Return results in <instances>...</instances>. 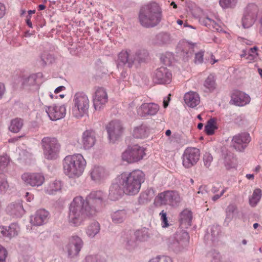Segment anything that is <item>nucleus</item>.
I'll list each match as a JSON object with an SVG mask.
<instances>
[{
	"label": "nucleus",
	"instance_id": "obj_1",
	"mask_svg": "<svg viewBox=\"0 0 262 262\" xmlns=\"http://www.w3.org/2000/svg\"><path fill=\"white\" fill-rule=\"evenodd\" d=\"M123 188L124 193L127 195L137 194L141 189V184L145 181V174L140 170H134L130 172H124L116 179Z\"/></svg>",
	"mask_w": 262,
	"mask_h": 262
},
{
	"label": "nucleus",
	"instance_id": "obj_2",
	"mask_svg": "<svg viewBox=\"0 0 262 262\" xmlns=\"http://www.w3.org/2000/svg\"><path fill=\"white\" fill-rule=\"evenodd\" d=\"M84 199L81 196L74 198L69 207L68 221L74 227L81 225L89 217L95 215L94 209H89L84 204Z\"/></svg>",
	"mask_w": 262,
	"mask_h": 262
},
{
	"label": "nucleus",
	"instance_id": "obj_3",
	"mask_svg": "<svg viewBox=\"0 0 262 262\" xmlns=\"http://www.w3.org/2000/svg\"><path fill=\"white\" fill-rule=\"evenodd\" d=\"M162 13L161 7L157 3L152 2L145 5L141 7L139 12V22L145 28H154L161 22Z\"/></svg>",
	"mask_w": 262,
	"mask_h": 262
},
{
	"label": "nucleus",
	"instance_id": "obj_4",
	"mask_svg": "<svg viewBox=\"0 0 262 262\" xmlns=\"http://www.w3.org/2000/svg\"><path fill=\"white\" fill-rule=\"evenodd\" d=\"M63 170L69 178L76 179L82 175L86 162L80 154L68 155L63 160Z\"/></svg>",
	"mask_w": 262,
	"mask_h": 262
},
{
	"label": "nucleus",
	"instance_id": "obj_5",
	"mask_svg": "<svg viewBox=\"0 0 262 262\" xmlns=\"http://www.w3.org/2000/svg\"><path fill=\"white\" fill-rule=\"evenodd\" d=\"M40 144L45 159L48 160H54L58 158L61 145L57 138L45 137L42 139Z\"/></svg>",
	"mask_w": 262,
	"mask_h": 262
},
{
	"label": "nucleus",
	"instance_id": "obj_6",
	"mask_svg": "<svg viewBox=\"0 0 262 262\" xmlns=\"http://www.w3.org/2000/svg\"><path fill=\"white\" fill-rule=\"evenodd\" d=\"M90 106V100L83 92H77L73 97L72 113L76 118H80L87 114Z\"/></svg>",
	"mask_w": 262,
	"mask_h": 262
},
{
	"label": "nucleus",
	"instance_id": "obj_7",
	"mask_svg": "<svg viewBox=\"0 0 262 262\" xmlns=\"http://www.w3.org/2000/svg\"><path fill=\"white\" fill-rule=\"evenodd\" d=\"M105 198V195L102 191H92L84 199V204L89 209H94L96 215L103 206Z\"/></svg>",
	"mask_w": 262,
	"mask_h": 262
},
{
	"label": "nucleus",
	"instance_id": "obj_8",
	"mask_svg": "<svg viewBox=\"0 0 262 262\" xmlns=\"http://www.w3.org/2000/svg\"><path fill=\"white\" fill-rule=\"evenodd\" d=\"M145 155V149L143 147L134 145L128 146L122 153V159L128 163H133L142 160Z\"/></svg>",
	"mask_w": 262,
	"mask_h": 262
},
{
	"label": "nucleus",
	"instance_id": "obj_9",
	"mask_svg": "<svg viewBox=\"0 0 262 262\" xmlns=\"http://www.w3.org/2000/svg\"><path fill=\"white\" fill-rule=\"evenodd\" d=\"M259 11L257 5L254 4H249L244 10L242 19V26L244 28H249L256 21Z\"/></svg>",
	"mask_w": 262,
	"mask_h": 262
},
{
	"label": "nucleus",
	"instance_id": "obj_10",
	"mask_svg": "<svg viewBox=\"0 0 262 262\" xmlns=\"http://www.w3.org/2000/svg\"><path fill=\"white\" fill-rule=\"evenodd\" d=\"M200 157V149L196 147L186 148L183 154V165L186 168L194 166L199 161Z\"/></svg>",
	"mask_w": 262,
	"mask_h": 262
},
{
	"label": "nucleus",
	"instance_id": "obj_11",
	"mask_svg": "<svg viewBox=\"0 0 262 262\" xmlns=\"http://www.w3.org/2000/svg\"><path fill=\"white\" fill-rule=\"evenodd\" d=\"M83 245V241L80 237L77 235L71 236L69 243L65 247L68 257L72 258L78 256Z\"/></svg>",
	"mask_w": 262,
	"mask_h": 262
},
{
	"label": "nucleus",
	"instance_id": "obj_12",
	"mask_svg": "<svg viewBox=\"0 0 262 262\" xmlns=\"http://www.w3.org/2000/svg\"><path fill=\"white\" fill-rule=\"evenodd\" d=\"M160 204L176 206L181 201V198L178 193L174 191H166L160 193L157 196Z\"/></svg>",
	"mask_w": 262,
	"mask_h": 262
},
{
	"label": "nucleus",
	"instance_id": "obj_13",
	"mask_svg": "<svg viewBox=\"0 0 262 262\" xmlns=\"http://www.w3.org/2000/svg\"><path fill=\"white\" fill-rule=\"evenodd\" d=\"M135 63V58L134 52L130 50H122L118 54L117 60V67H122L125 66L130 68Z\"/></svg>",
	"mask_w": 262,
	"mask_h": 262
},
{
	"label": "nucleus",
	"instance_id": "obj_14",
	"mask_svg": "<svg viewBox=\"0 0 262 262\" xmlns=\"http://www.w3.org/2000/svg\"><path fill=\"white\" fill-rule=\"evenodd\" d=\"M21 179L26 185L33 187L41 186L45 181L43 176L37 172H25L22 174Z\"/></svg>",
	"mask_w": 262,
	"mask_h": 262
},
{
	"label": "nucleus",
	"instance_id": "obj_15",
	"mask_svg": "<svg viewBox=\"0 0 262 262\" xmlns=\"http://www.w3.org/2000/svg\"><path fill=\"white\" fill-rule=\"evenodd\" d=\"M171 78V73L168 69L163 67L157 69L153 74V81L158 84L169 83Z\"/></svg>",
	"mask_w": 262,
	"mask_h": 262
},
{
	"label": "nucleus",
	"instance_id": "obj_16",
	"mask_svg": "<svg viewBox=\"0 0 262 262\" xmlns=\"http://www.w3.org/2000/svg\"><path fill=\"white\" fill-rule=\"evenodd\" d=\"M251 140L248 133H243L233 137L232 143L233 148L237 151H243L247 146Z\"/></svg>",
	"mask_w": 262,
	"mask_h": 262
},
{
	"label": "nucleus",
	"instance_id": "obj_17",
	"mask_svg": "<svg viewBox=\"0 0 262 262\" xmlns=\"http://www.w3.org/2000/svg\"><path fill=\"white\" fill-rule=\"evenodd\" d=\"M189 236L187 232L183 231L179 236L169 244V247L176 252H179L186 247L189 243Z\"/></svg>",
	"mask_w": 262,
	"mask_h": 262
},
{
	"label": "nucleus",
	"instance_id": "obj_18",
	"mask_svg": "<svg viewBox=\"0 0 262 262\" xmlns=\"http://www.w3.org/2000/svg\"><path fill=\"white\" fill-rule=\"evenodd\" d=\"M159 108V106L155 103H144L137 108V112L141 117H146L156 115Z\"/></svg>",
	"mask_w": 262,
	"mask_h": 262
},
{
	"label": "nucleus",
	"instance_id": "obj_19",
	"mask_svg": "<svg viewBox=\"0 0 262 262\" xmlns=\"http://www.w3.org/2000/svg\"><path fill=\"white\" fill-rule=\"evenodd\" d=\"M108 100L107 93L103 88H98L95 93L93 103L95 109L100 111L102 108Z\"/></svg>",
	"mask_w": 262,
	"mask_h": 262
},
{
	"label": "nucleus",
	"instance_id": "obj_20",
	"mask_svg": "<svg viewBox=\"0 0 262 262\" xmlns=\"http://www.w3.org/2000/svg\"><path fill=\"white\" fill-rule=\"evenodd\" d=\"M46 112L52 121H56L64 117L66 108L64 105L60 106H46Z\"/></svg>",
	"mask_w": 262,
	"mask_h": 262
},
{
	"label": "nucleus",
	"instance_id": "obj_21",
	"mask_svg": "<svg viewBox=\"0 0 262 262\" xmlns=\"http://www.w3.org/2000/svg\"><path fill=\"white\" fill-rule=\"evenodd\" d=\"M106 129L110 139L113 141L118 138L122 133L121 124L117 120L110 122L106 127Z\"/></svg>",
	"mask_w": 262,
	"mask_h": 262
},
{
	"label": "nucleus",
	"instance_id": "obj_22",
	"mask_svg": "<svg viewBox=\"0 0 262 262\" xmlns=\"http://www.w3.org/2000/svg\"><path fill=\"white\" fill-rule=\"evenodd\" d=\"M21 200H17L9 204L6 208V212L13 217H20L25 212Z\"/></svg>",
	"mask_w": 262,
	"mask_h": 262
},
{
	"label": "nucleus",
	"instance_id": "obj_23",
	"mask_svg": "<svg viewBox=\"0 0 262 262\" xmlns=\"http://www.w3.org/2000/svg\"><path fill=\"white\" fill-rule=\"evenodd\" d=\"M91 179L96 182H99L105 179L108 175L106 169L99 165L94 166L90 170Z\"/></svg>",
	"mask_w": 262,
	"mask_h": 262
},
{
	"label": "nucleus",
	"instance_id": "obj_24",
	"mask_svg": "<svg viewBox=\"0 0 262 262\" xmlns=\"http://www.w3.org/2000/svg\"><path fill=\"white\" fill-rule=\"evenodd\" d=\"M49 213L45 209L38 210L31 216V223L34 226H41L47 222Z\"/></svg>",
	"mask_w": 262,
	"mask_h": 262
},
{
	"label": "nucleus",
	"instance_id": "obj_25",
	"mask_svg": "<svg viewBox=\"0 0 262 262\" xmlns=\"http://www.w3.org/2000/svg\"><path fill=\"white\" fill-rule=\"evenodd\" d=\"M121 242L125 248L129 251L135 249L137 246V239L135 235L129 232H125L123 234Z\"/></svg>",
	"mask_w": 262,
	"mask_h": 262
},
{
	"label": "nucleus",
	"instance_id": "obj_26",
	"mask_svg": "<svg viewBox=\"0 0 262 262\" xmlns=\"http://www.w3.org/2000/svg\"><path fill=\"white\" fill-rule=\"evenodd\" d=\"M96 141L95 132L92 130H86L83 133L81 142L85 149H90L92 147Z\"/></svg>",
	"mask_w": 262,
	"mask_h": 262
},
{
	"label": "nucleus",
	"instance_id": "obj_27",
	"mask_svg": "<svg viewBox=\"0 0 262 262\" xmlns=\"http://www.w3.org/2000/svg\"><path fill=\"white\" fill-rule=\"evenodd\" d=\"M233 103L238 106H244L250 102V97L244 92L235 91L231 96Z\"/></svg>",
	"mask_w": 262,
	"mask_h": 262
},
{
	"label": "nucleus",
	"instance_id": "obj_28",
	"mask_svg": "<svg viewBox=\"0 0 262 262\" xmlns=\"http://www.w3.org/2000/svg\"><path fill=\"white\" fill-rule=\"evenodd\" d=\"M124 193L123 188L118 182L113 183L110 188L108 198L112 201H117L121 198Z\"/></svg>",
	"mask_w": 262,
	"mask_h": 262
},
{
	"label": "nucleus",
	"instance_id": "obj_29",
	"mask_svg": "<svg viewBox=\"0 0 262 262\" xmlns=\"http://www.w3.org/2000/svg\"><path fill=\"white\" fill-rule=\"evenodd\" d=\"M155 195V191L152 188H147L144 191L141 192L138 198V204L144 205L150 202Z\"/></svg>",
	"mask_w": 262,
	"mask_h": 262
},
{
	"label": "nucleus",
	"instance_id": "obj_30",
	"mask_svg": "<svg viewBox=\"0 0 262 262\" xmlns=\"http://www.w3.org/2000/svg\"><path fill=\"white\" fill-rule=\"evenodd\" d=\"M184 101L188 106L192 108L195 107L200 102L199 94L196 92L191 91L187 92L185 94Z\"/></svg>",
	"mask_w": 262,
	"mask_h": 262
},
{
	"label": "nucleus",
	"instance_id": "obj_31",
	"mask_svg": "<svg viewBox=\"0 0 262 262\" xmlns=\"http://www.w3.org/2000/svg\"><path fill=\"white\" fill-rule=\"evenodd\" d=\"M37 76L32 74L25 79L23 83L24 88L30 91H35L39 89V85L36 82Z\"/></svg>",
	"mask_w": 262,
	"mask_h": 262
},
{
	"label": "nucleus",
	"instance_id": "obj_32",
	"mask_svg": "<svg viewBox=\"0 0 262 262\" xmlns=\"http://www.w3.org/2000/svg\"><path fill=\"white\" fill-rule=\"evenodd\" d=\"M192 219V215L191 211L185 209L180 214L179 221L181 225L185 227L190 226Z\"/></svg>",
	"mask_w": 262,
	"mask_h": 262
},
{
	"label": "nucleus",
	"instance_id": "obj_33",
	"mask_svg": "<svg viewBox=\"0 0 262 262\" xmlns=\"http://www.w3.org/2000/svg\"><path fill=\"white\" fill-rule=\"evenodd\" d=\"M149 134V128L145 125L136 127L133 131V136L136 138L142 139L148 137Z\"/></svg>",
	"mask_w": 262,
	"mask_h": 262
},
{
	"label": "nucleus",
	"instance_id": "obj_34",
	"mask_svg": "<svg viewBox=\"0 0 262 262\" xmlns=\"http://www.w3.org/2000/svg\"><path fill=\"white\" fill-rule=\"evenodd\" d=\"M100 229V227L99 223L94 221L88 226L86 233L89 237L93 238L99 232Z\"/></svg>",
	"mask_w": 262,
	"mask_h": 262
},
{
	"label": "nucleus",
	"instance_id": "obj_35",
	"mask_svg": "<svg viewBox=\"0 0 262 262\" xmlns=\"http://www.w3.org/2000/svg\"><path fill=\"white\" fill-rule=\"evenodd\" d=\"M23 125V120L20 118H16L11 120L9 129L11 132L17 133L20 130Z\"/></svg>",
	"mask_w": 262,
	"mask_h": 262
},
{
	"label": "nucleus",
	"instance_id": "obj_36",
	"mask_svg": "<svg viewBox=\"0 0 262 262\" xmlns=\"http://www.w3.org/2000/svg\"><path fill=\"white\" fill-rule=\"evenodd\" d=\"M224 165L227 169L235 168L236 166V159L232 153L227 154L224 158Z\"/></svg>",
	"mask_w": 262,
	"mask_h": 262
},
{
	"label": "nucleus",
	"instance_id": "obj_37",
	"mask_svg": "<svg viewBox=\"0 0 262 262\" xmlns=\"http://www.w3.org/2000/svg\"><path fill=\"white\" fill-rule=\"evenodd\" d=\"M126 217V211L124 209L118 210L112 214V221L115 224L122 223Z\"/></svg>",
	"mask_w": 262,
	"mask_h": 262
},
{
	"label": "nucleus",
	"instance_id": "obj_38",
	"mask_svg": "<svg viewBox=\"0 0 262 262\" xmlns=\"http://www.w3.org/2000/svg\"><path fill=\"white\" fill-rule=\"evenodd\" d=\"M170 41L171 38L169 33L161 32L156 35L155 43L162 45L169 43Z\"/></svg>",
	"mask_w": 262,
	"mask_h": 262
},
{
	"label": "nucleus",
	"instance_id": "obj_39",
	"mask_svg": "<svg viewBox=\"0 0 262 262\" xmlns=\"http://www.w3.org/2000/svg\"><path fill=\"white\" fill-rule=\"evenodd\" d=\"M238 212L237 207L235 204H230L226 209V216L225 222H229L233 217V214Z\"/></svg>",
	"mask_w": 262,
	"mask_h": 262
},
{
	"label": "nucleus",
	"instance_id": "obj_40",
	"mask_svg": "<svg viewBox=\"0 0 262 262\" xmlns=\"http://www.w3.org/2000/svg\"><path fill=\"white\" fill-rule=\"evenodd\" d=\"M217 128L216 120L214 118H211L205 126V132L207 135H212L214 134V130Z\"/></svg>",
	"mask_w": 262,
	"mask_h": 262
},
{
	"label": "nucleus",
	"instance_id": "obj_41",
	"mask_svg": "<svg viewBox=\"0 0 262 262\" xmlns=\"http://www.w3.org/2000/svg\"><path fill=\"white\" fill-rule=\"evenodd\" d=\"M261 197V190L260 189H256L254 190L252 196L249 198V204L252 207L255 206L259 202Z\"/></svg>",
	"mask_w": 262,
	"mask_h": 262
},
{
	"label": "nucleus",
	"instance_id": "obj_42",
	"mask_svg": "<svg viewBox=\"0 0 262 262\" xmlns=\"http://www.w3.org/2000/svg\"><path fill=\"white\" fill-rule=\"evenodd\" d=\"M148 53L145 50H139L134 52V56L135 58V62L141 63L144 62L148 56Z\"/></svg>",
	"mask_w": 262,
	"mask_h": 262
},
{
	"label": "nucleus",
	"instance_id": "obj_43",
	"mask_svg": "<svg viewBox=\"0 0 262 262\" xmlns=\"http://www.w3.org/2000/svg\"><path fill=\"white\" fill-rule=\"evenodd\" d=\"M204 86L208 89L209 92H211L215 89L216 83L213 75L210 74L207 77L204 81Z\"/></svg>",
	"mask_w": 262,
	"mask_h": 262
},
{
	"label": "nucleus",
	"instance_id": "obj_44",
	"mask_svg": "<svg viewBox=\"0 0 262 262\" xmlns=\"http://www.w3.org/2000/svg\"><path fill=\"white\" fill-rule=\"evenodd\" d=\"M202 22L205 26L210 29L213 30V31L215 30L219 31L220 30V27L217 23L214 20L208 17L204 18L202 20Z\"/></svg>",
	"mask_w": 262,
	"mask_h": 262
},
{
	"label": "nucleus",
	"instance_id": "obj_45",
	"mask_svg": "<svg viewBox=\"0 0 262 262\" xmlns=\"http://www.w3.org/2000/svg\"><path fill=\"white\" fill-rule=\"evenodd\" d=\"M134 235L137 240L140 241H146L149 237L148 231L146 228H143L140 230H137Z\"/></svg>",
	"mask_w": 262,
	"mask_h": 262
},
{
	"label": "nucleus",
	"instance_id": "obj_46",
	"mask_svg": "<svg viewBox=\"0 0 262 262\" xmlns=\"http://www.w3.org/2000/svg\"><path fill=\"white\" fill-rule=\"evenodd\" d=\"M9 188V184L3 173H0V194L5 193Z\"/></svg>",
	"mask_w": 262,
	"mask_h": 262
},
{
	"label": "nucleus",
	"instance_id": "obj_47",
	"mask_svg": "<svg viewBox=\"0 0 262 262\" xmlns=\"http://www.w3.org/2000/svg\"><path fill=\"white\" fill-rule=\"evenodd\" d=\"M19 227L16 224H11L7 227V237L10 238L16 236L18 234Z\"/></svg>",
	"mask_w": 262,
	"mask_h": 262
},
{
	"label": "nucleus",
	"instance_id": "obj_48",
	"mask_svg": "<svg viewBox=\"0 0 262 262\" xmlns=\"http://www.w3.org/2000/svg\"><path fill=\"white\" fill-rule=\"evenodd\" d=\"M237 3V0H220V4L223 8H233Z\"/></svg>",
	"mask_w": 262,
	"mask_h": 262
},
{
	"label": "nucleus",
	"instance_id": "obj_49",
	"mask_svg": "<svg viewBox=\"0 0 262 262\" xmlns=\"http://www.w3.org/2000/svg\"><path fill=\"white\" fill-rule=\"evenodd\" d=\"M9 162V157L7 155L0 156V171H3L6 168Z\"/></svg>",
	"mask_w": 262,
	"mask_h": 262
},
{
	"label": "nucleus",
	"instance_id": "obj_50",
	"mask_svg": "<svg viewBox=\"0 0 262 262\" xmlns=\"http://www.w3.org/2000/svg\"><path fill=\"white\" fill-rule=\"evenodd\" d=\"M248 50V56L246 57V59L249 60H254V59L258 55L257 53V51L258 48L256 47H254L253 48H251Z\"/></svg>",
	"mask_w": 262,
	"mask_h": 262
},
{
	"label": "nucleus",
	"instance_id": "obj_51",
	"mask_svg": "<svg viewBox=\"0 0 262 262\" xmlns=\"http://www.w3.org/2000/svg\"><path fill=\"white\" fill-rule=\"evenodd\" d=\"M41 59L42 61V64L43 66H45L47 64L51 63L54 59L51 55L49 54H45L41 55Z\"/></svg>",
	"mask_w": 262,
	"mask_h": 262
},
{
	"label": "nucleus",
	"instance_id": "obj_52",
	"mask_svg": "<svg viewBox=\"0 0 262 262\" xmlns=\"http://www.w3.org/2000/svg\"><path fill=\"white\" fill-rule=\"evenodd\" d=\"M213 160L212 156L209 153H206L203 156V162L205 166L209 168Z\"/></svg>",
	"mask_w": 262,
	"mask_h": 262
},
{
	"label": "nucleus",
	"instance_id": "obj_53",
	"mask_svg": "<svg viewBox=\"0 0 262 262\" xmlns=\"http://www.w3.org/2000/svg\"><path fill=\"white\" fill-rule=\"evenodd\" d=\"M85 262H105V260L101 259L99 255H88L85 258Z\"/></svg>",
	"mask_w": 262,
	"mask_h": 262
},
{
	"label": "nucleus",
	"instance_id": "obj_54",
	"mask_svg": "<svg viewBox=\"0 0 262 262\" xmlns=\"http://www.w3.org/2000/svg\"><path fill=\"white\" fill-rule=\"evenodd\" d=\"M148 262H172L171 258L167 256H157L150 259Z\"/></svg>",
	"mask_w": 262,
	"mask_h": 262
},
{
	"label": "nucleus",
	"instance_id": "obj_55",
	"mask_svg": "<svg viewBox=\"0 0 262 262\" xmlns=\"http://www.w3.org/2000/svg\"><path fill=\"white\" fill-rule=\"evenodd\" d=\"M49 191L53 192L61 189V183L59 181H55L50 184Z\"/></svg>",
	"mask_w": 262,
	"mask_h": 262
},
{
	"label": "nucleus",
	"instance_id": "obj_56",
	"mask_svg": "<svg viewBox=\"0 0 262 262\" xmlns=\"http://www.w3.org/2000/svg\"><path fill=\"white\" fill-rule=\"evenodd\" d=\"M160 215L161 216V220L162 221V227L164 228H166L169 226L166 212H165L164 210H162L160 213Z\"/></svg>",
	"mask_w": 262,
	"mask_h": 262
},
{
	"label": "nucleus",
	"instance_id": "obj_57",
	"mask_svg": "<svg viewBox=\"0 0 262 262\" xmlns=\"http://www.w3.org/2000/svg\"><path fill=\"white\" fill-rule=\"evenodd\" d=\"M204 52L201 51L195 54L194 62L196 64L202 63L203 61Z\"/></svg>",
	"mask_w": 262,
	"mask_h": 262
},
{
	"label": "nucleus",
	"instance_id": "obj_58",
	"mask_svg": "<svg viewBox=\"0 0 262 262\" xmlns=\"http://www.w3.org/2000/svg\"><path fill=\"white\" fill-rule=\"evenodd\" d=\"M7 255L6 250L0 245V262H6Z\"/></svg>",
	"mask_w": 262,
	"mask_h": 262
},
{
	"label": "nucleus",
	"instance_id": "obj_59",
	"mask_svg": "<svg viewBox=\"0 0 262 262\" xmlns=\"http://www.w3.org/2000/svg\"><path fill=\"white\" fill-rule=\"evenodd\" d=\"M227 189L228 188L227 187L224 188L221 192L220 194H215L213 196H212V200L214 202L217 201L224 194V193L227 191Z\"/></svg>",
	"mask_w": 262,
	"mask_h": 262
},
{
	"label": "nucleus",
	"instance_id": "obj_60",
	"mask_svg": "<svg viewBox=\"0 0 262 262\" xmlns=\"http://www.w3.org/2000/svg\"><path fill=\"white\" fill-rule=\"evenodd\" d=\"M6 7L4 4L0 3V19H1L5 14Z\"/></svg>",
	"mask_w": 262,
	"mask_h": 262
},
{
	"label": "nucleus",
	"instance_id": "obj_61",
	"mask_svg": "<svg viewBox=\"0 0 262 262\" xmlns=\"http://www.w3.org/2000/svg\"><path fill=\"white\" fill-rule=\"evenodd\" d=\"M207 193L206 186H201L199 187V191H198V194H205Z\"/></svg>",
	"mask_w": 262,
	"mask_h": 262
},
{
	"label": "nucleus",
	"instance_id": "obj_62",
	"mask_svg": "<svg viewBox=\"0 0 262 262\" xmlns=\"http://www.w3.org/2000/svg\"><path fill=\"white\" fill-rule=\"evenodd\" d=\"M7 227H0V235L4 237H7Z\"/></svg>",
	"mask_w": 262,
	"mask_h": 262
},
{
	"label": "nucleus",
	"instance_id": "obj_63",
	"mask_svg": "<svg viewBox=\"0 0 262 262\" xmlns=\"http://www.w3.org/2000/svg\"><path fill=\"white\" fill-rule=\"evenodd\" d=\"M5 92V87L3 83H0V99L2 98Z\"/></svg>",
	"mask_w": 262,
	"mask_h": 262
},
{
	"label": "nucleus",
	"instance_id": "obj_64",
	"mask_svg": "<svg viewBox=\"0 0 262 262\" xmlns=\"http://www.w3.org/2000/svg\"><path fill=\"white\" fill-rule=\"evenodd\" d=\"M221 186L219 184H217L216 185L213 186L211 191L212 193H215L216 192H218L220 190V188H221Z\"/></svg>",
	"mask_w": 262,
	"mask_h": 262
}]
</instances>
